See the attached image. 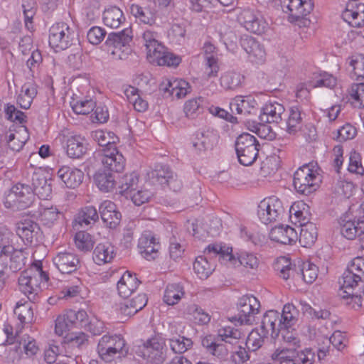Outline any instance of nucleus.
Wrapping results in <instances>:
<instances>
[{
  "label": "nucleus",
  "instance_id": "nucleus-54",
  "mask_svg": "<svg viewBox=\"0 0 364 364\" xmlns=\"http://www.w3.org/2000/svg\"><path fill=\"white\" fill-rule=\"evenodd\" d=\"M317 237V228L314 223H307L301 227L299 241L301 246L311 247L316 241Z\"/></svg>",
  "mask_w": 364,
  "mask_h": 364
},
{
  "label": "nucleus",
  "instance_id": "nucleus-10",
  "mask_svg": "<svg viewBox=\"0 0 364 364\" xmlns=\"http://www.w3.org/2000/svg\"><path fill=\"white\" fill-rule=\"evenodd\" d=\"M33 199V189L28 185H14L4 198V205L7 208L23 209L29 206Z\"/></svg>",
  "mask_w": 364,
  "mask_h": 364
},
{
  "label": "nucleus",
  "instance_id": "nucleus-36",
  "mask_svg": "<svg viewBox=\"0 0 364 364\" xmlns=\"http://www.w3.org/2000/svg\"><path fill=\"white\" fill-rule=\"evenodd\" d=\"M318 269L317 266L309 261L297 260V272L295 284L304 282L312 284L318 277Z\"/></svg>",
  "mask_w": 364,
  "mask_h": 364
},
{
  "label": "nucleus",
  "instance_id": "nucleus-2",
  "mask_svg": "<svg viewBox=\"0 0 364 364\" xmlns=\"http://www.w3.org/2000/svg\"><path fill=\"white\" fill-rule=\"evenodd\" d=\"M204 252L219 255L223 261L229 262L234 267L241 265L246 269H255L259 265V259L255 254L242 250L237 252L235 257L232 255V248L228 245L211 244L205 249Z\"/></svg>",
  "mask_w": 364,
  "mask_h": 364
},
{
  "label": "nucleus",
  "instance_id": "nucleus-58",
  "mask_svg": "<svg viewBox=\"0 0 364 364\" xmlns=\"http://www.w3.org/2000/svg\"><path fill=\"white\" fill-rule=\"evenodd\" d=\"M92 136L102 148L115 146L119 141V138L114 132L107 130H95L92 133Z\"/></svg>",
  "mask_w": 364,
  "mask_h": 364
},
{
  "label": "nucleus",
  "instance_id": "nucleus-12",
  "mask_svg": "<svg viewBox=\"0 0 364 364\" xmlns=\"http://www.w3.org/2000/svg\"><path fill=\"white\" fill-rule=\"evenodd\" d=\"M280 4L288 21L293 23L305 19L314 9L312 0H280Z\"/></svg>",
  "mask_w": 364,
  "mask_h": 364
},
{
  "label": "nucleus",
  "instance_id": "nucleus-50",
  "mask_svg": "<svg viewBox=\"0 0 364 364\" xmlns=\"http://www.w3.org/2000/svg\"><path fill=\"white\" fill-rule=\"evenodd\" d=\"M102 19L105 25L107 27L117 28L124 21L125 18L119 8L113 6L105 10Z\"/></svg>",
  "mask_w": 364,
  "mask_h": 364
},
{
  "label": "nucleus",
  "instance_id": "nucleus-47",
  "mask_svg": "<svg viewBox=\"0 0 364 364\" xmlns=\"http://www.w3.org/2000/svg\"><path fill=\"white\" fill-rule=\"evenodd\" d=\"M14 312L19 321L20 328H23L24 325L31 323L33 321V308L31 303L28 301L23 302L20 301L17 302Z\"/></svg>",
  "mask_w": 364,
  "mask_h": 364
},
{
  "label": "nucleus",
  "instance_id": "nucleus-40",
  "mask_svg": "<svg viewBox=\"0 0 364 364\" xmlns=\"http://www.w3.org/2000/svg\"><path fill=\"white\" fill-rule=\"evenodd\" d=\"M289 218L293 223L301 227L311 223L310 207L302 200L293 203L289 208Z\"/></svg>",
  "mask_w": 364,
  "mask_h": 364
},
{
  "label": "nucleus",
  "instance_id": "nucleus-28",
  "mask_svg": "<svg viewBox=\"0 0 364 364\" xmlns=\"http://www.w3.org/2000/svg\"><path fill=\"white\" fill-rule=\"evenodd\" d=\"M99 212L107 228L115 229L119 225L122 215L112 201L109 200L102 201L99 205Z\"/></svg>",
  "mask_w": 364,
  "mask_h": 364
},
{
  "label": "nucleus",
  "instance_id": "nucleus-42",
  "mask_svg": "<svg viewBox=\"0 0 364 364\" xmlns=\"http://www.w3.org/2000/svg\"><path fill=\"white\" fill-rule=\"evenodd\" d=\"M275 269L279 272L281 277L285 280L291 279L295 284L297 261L292 262L287 256L279 257L275 262Z\"/></svg>",
  "mask_w": 364,
  "mask_h": 364
},
{
  "label": "nucleus",
  "instance_id": "nucleus-45",
  "mask_svg": "<svg viewBox=\"0 0 364 364\" xmlns=\"http://www.w3.org/2000/svg\"><path fill=\"white\" fill-rule=\"evenodd\" d=\"M215 268V263L203 255L197 257L193 264V272L200 279L208 278Z\"/></svg>",
  "mask_w": 364,
  "mask_h": 364
},
{
  "label": "nucleus",
  "instance_id": "nucleus-14",
  "mask_svg": "<svg viewBox=\"0 0 364 364\" xmlns=\"http://www.w3.org/2000/svg\"><path fill=\"white\" fill-rule=\"evenodd\" d=\"M147 60L155 65L176 67L181 62L179 55L168 52L160 42L145 50Z\"/></svg>",
  "mask_w": 364,
  "mask_h": 364
},
{
  "label": "nucleus",
  "instance_id": "nucleus-41",
  "mask_svg": "<svg viewBox=\"0 0 364 364\" xmlns=\"http://www.w3.org/2000/svg\"><path fill=\"white\" fill-rule=\"evenodd\" d=\"M139 281L135 274L126 271L117 282V288L122 297L129 296L139 287Z\"/></svg>",
  "mask_w": 364,
  "mask_h": 364
},
{
  "label": "nucleus",
  "instance_id": "nucleus-49",
  "mask_svg": "<svg viewBox=\"0 0 364 364\" xmlns=\"http://www.w3.org/2000/svg\"><path fill=\"white\" fill-rule=\"evenodd\" d=\"M37 95V86L31 82H26L21 87L17 102L23 109H28Z\"/></svg>",
  "mask_w": 364,
  "mask_h": 364
},
{
  "label": "nucleus",
  "instance_id": "nucleus-55",
  "mask_svg": "<svg viewBox=\"0 0 364 364\" xmlns=\"http://www.w3.org/2000/svg\"><path fill=\"white\" fill-rule=\"evenodd\" d=\"M94 181L98 189L103 193H108L114 190L116 181L111 173L98 171L94 176Z\"/></svg>",
  "mask_w": 364,
  "mask_h": 364
},
{
  "label": "nucleus",
  "instance_id": "nucleus-53",
  "mask_svg": "<svg viewBox=\"0 0 364 364\" xmlns=\"http://www.w3.org/2000/svg\"><path fill=\"white\" fill-rule=\"evenodd\" d=\"M204 97L198 96L188 99L184 102L183 111L186 117L196 118L203 110Z\"/></svg>",
  "mask_w": 364,
  "mask_h": 364
},
{
  "label": "nucleus",
  "instance_id": "nucleus-44",
  "mask_svg": "<svg viewBox=\"0 0 364 364\" xmlns=\"http://www.w3.org/2000/svg\"><path fill=\"white\" fill-rule=\"evenodd\" d=\"M243 81L244 76L234 70H229L223 73L219 79L220 85L226 90H234L240 87Z\"/></svg>",
  "mask_w": 364,
  "mask_h": 364
},
{
  "label": "nucleus",
  "instance_id": "nucleus-4",
  "mask_svg": "<svg viewBox=\"0 0 364 364\" xmlns=\"http://www.w3.org/2000/svg\"><path fill=\"white\" fill-rule=\"evenodd\" d=\"M321 177L318 165L309 163L299 168L294 175V186L302 194L308 195L316 191L320 186Z\"/></svg>",
  "mask_w": 364,
  "mask_h": 364
},
{
  "label": "nucleus",
  "instance_id": "nucleus-17",
  "mask_svg": "<svg viewBox=\"0 0 364 364\" xmlns=\"http://www.w3.org/2000/svg\"><path fill=\"white\" fill-rule=\"evenodd\" d=\"M95 158L98 159L103 166L115 172L122 171L126 165V160L116 146L102 148L95 153Z\"/></svg>",
  "mask_w": 364,
  "mask_h": 364
},
{
  "label": "nucleus",
  "instance_id": "nucleus-60",
  "mask_svg": "<svg viewBox=\"0 0 364 364\" xmlns=\"http://www.w3.org/2000/svg\"><path fill=\"white\" fill-rule=\"evenodd\" d=\"M150 176L153 180V183L157 182L161 186L166 184L170 186L171 188H173L171 185L173 181V174L166 166L157 167L156 169L151 171Z\"/></svg>",
  "mask_w": 364,
  "mask_h": 364
},
{
  "label": "nucleus",
  "instance_id": "nucleus-33",
  "mask_svg": "<svg viewBox=\"0 0 364 364\" xmlns=\"http://www.w3.org/2000/svg\"><path fill=\"white\" fill-rule=\"evenodd\" d=\"M342 18L352 27L360 28L364 26V4L352 3L348 4L342 12Z\"/></svg>",
  "mask_w": 364,
  "mask_h": 364
},
{
  "label": "nucleus",
  "instance_id": "nucleus-43",
  "mask_svg": "<svg viewBox=\"0 0 364 364\" xmlns=\"http://www.w3.org/2000/svg\"><path fill=\"white\" fill-rule=\"evenodd\" d=\"M184 316L194 324L203 326L208 324L210 321V316L200 306L196 304H189L185 311Z\"/></svg>",
  "mask_w": 364,
  "mask_h": 364
},
{
  "label": "nucleus",
  "instance_id": "nucleus-25",
  "mask_svg": "<svg viewBox=\"0 0 364 364\" xmlns=\"http://www.w3.org/2000/svg\"><path fill=\"white\" fill-rule=\"evenodd\" d=\"M339 224L341 234L348 240H354L362 230L363 223L354 217L352 208L340 218Z\"/></svg>",
  "mask_w": 364,
  "mask_h": 364
},
{
  "label": "nucleus",
  "instance_id": "nucleus-38",
  "mask_svg": "<svg viewBox=\"0 0 364 364\" xmlns=\"http://www.w3.org/2000/svg\"><path fill=\"white\" fill-rule=\"evenodd\" d=\"M230 109L237 114H252L257 111L258 103L252 95H237L230 104Z\"/></svg>",
  "mask_w": 364,
  "mask_h": 364
},
{
  "label": "nucleus",
  "instance_id": "nucleus-18",
  "mask_svg": "<svg viewBox=\"0 0 364 364\" xmlns=\"http://www.w3.org/2000/svg\"><path fill=\"white\" fill-rule=\"evenodd\" d=\"M132 41V33L129 29H124L109 38V43L113 58L119 60L127 59L132 53L130 46Z\"/></svg>",
  "mask_w": 364,
  "mask_h": 364
},
{
  "label": "nucleus",
  "instance_id": "nucleus-8",
  "mask_svg": "<svg viewBox=\"0 0 364 364\" xmlns=\"http://www.w3.org/2000/svg\"><path fill=\"white\" fill-rule=\"evenodd\" d=\"M271 357L279 364H313L315 354L310 348L295 351L288 348H278Z\"/></svg>",
  "mask_w": 364,
  "mask_h": 364
},
{
  "label": "nucleus",
  "instance_id": "nucleus-63",
  "mask_svg": "<svg viewBox=\"0 0 364 364\" xmlns=\"http://www.w3.org/2000/svg\"><path fill=\"white\" fill-rule=\"evenodd\" d=\"M351 68V76L355 80L364 79V55L358 54L350 57L348 60Z\"/></svg>",
  "mask_w": 364,
  "mask_h": 364
},
{
  "label": "nucleus",
  "instance_id": "nucleus-19",
  "mask_svg": "<svg viewBox=\"0 0 364 364\" xmlns=\"http://www.w3.org/2000/svg\"><path fill=\"white\" fill-rule=\"evenodd\" d=\"M159 90L165 95L176 99L184 98L191 92V86L188 82L174 77H164L159 85Z\"/></svg>",
  "mask_w": 364,
  "mask_h": 364
},
{
  "label": "nucleus",
  "instance_id": "nucleus-23",
  "mask_svg": "<svg viewBox=\"0 0 364 364\" xmlns=\"http://www.w3.org/2000/svg\"><path fill=\"white\" fill-rule=\"evenodd\" d=\"M29 138L26 127L21 126L17 129H9L0 136V143L8 146L14 151H19Z\"/></svg>",
  "mask_w": 364,
  "mask_h": 364
},
{
  "label": "nucleus",
  "instance_id": "nucleus-39",
  "mask_svg": "<svg viewBox=\"0 0 364 364\" xmlns=\"http://www.w3.org/2000/svg\"><path fill=\"white\" fill-rule=\"evenodd\" d=\"M123 92L127 100L131 104L134 110L138 112H145L149 109V102L146 97L143 96L141 91L133 86L125 85Z\"/></svg>",
  "mask_w": 364,
  "mask_h": 364
},
{
  "label": "nucleus",
  "instance_id": "nucleus-9",
  "mask_svg": "<svg viewBox=\"0 0 364 364\" xmlns=\"http://www.w3.org/2000/svg\"><path fill=\"white\" fill-rule=\"evenodd\" d=\"M284 212L282 201L275 196L264 198L257 206V217L265 225L279 220Z\"/></svg>",
  "mask_w": 364,
  "mask_h": 364
},
{
  "label": "nucleus",
  "instance_id": "nucleus-48",
  "mask_svg": "<svg viewBox=\"0 0 364 364\" xmlns=\"http://www.w3.org/2000/svg\"><path fill=\"white\" fill-rule=\"evenodd\" d=\"M33 193L42 199H48L52 193L51 181L42 174L36 173L33 177Z\"/></svg>",
  "mask_w": 364,
  "mask_h": 364
},
{
  "label": "nucleus",
  "instance_id": "nucleus-11",
  "mask_svg": "<svg viewBox=\"0 0 364 364\" xmlns=\"http://www.w3.org/2000/svg\"><path fill=\"white\" fill-rule=\"evenodd\" d=\"M60 139L65 154L70 159H82L90 150L87 140L80 134H63Z\"/></svg>",
  "mask_w": 364,
  "mask_h": 364
},
{
  "label": "nucleus",
  "instance_id": "nucleus-22",
  "mask_svg": "<svg viewBox=\"0 0 364 364\" xmlns=\"http://www.w3.org/2000/svg\"><path fill=\"white\" fill-rule=\"evenodd\" d=\"M238 21L250 32L262 34L267 28L268 24L258 13L250 9H245L237 16Z\"/></svg>",
  "mask_w": 364,
  "mask_h": 364
},
{
  "label": "nucleus",
  "instance_id": "nucleus-6",
  "mask_svg": "<svg viewBox=\"0 0 364 364\" xmlns=\"http://www.w3.org/2000/svg\"><path fill=\"white\" fill-rule=\"evenodd\" d=\"M128 352L124 339L119 335H105L99 341L97 353L105 363L112 364L125 356Z\"/></svg>",
  "mask_w": 364,
  "mask_h": 364
},
{
  "label": "nucleus",
  "instance_id": "nucleus-56",
  "mask_svg": "<svg viewBox=\"0 0 364 364\" xmlns=\"http://www.w3.org/2000/svg\"><path fill=\"white\" fill-rule=\"evenodd\" d=\"M280 165V158L276 154L267 156L261 162L259 176L263 178H270L278 170Z\"/></svg>",
  "mask_w": 364,
  "mask_h": 364
},
{
  "label": "nucleus",
  "instance_id": "nucleus-32",
  "mask_svg": "<svg viewBox=\"0 0 364 364\" xmlns=\"http://www.w3.org/2000/svg\"><path fill=\"white\" fill-rule=\"evenodd\" d=\"M241 45L250 61L254 63H262L264 61L266 56L264 48L254 38L250 36L243 38Z\"/></svg>",
  "mask_w": 364,
  "mask_h": 364
},
{
  "label": "nucleus",
  "instance_id": "nucleus-21",
  "mask_svg": "<svg viewBox=\"0 0 364 364\" xmlns=\"http://www.w3.org/2000/svg\"><path fill=\"white\" fill-rule=\"evenodd\" d=\"M139 253L148 261L157 259L160 254L161 243L159 239L151 232H144L138 240Z\"/></svg>",
  "mask_w": 364,
  "mask_h": 364
},
{
  "label": "nucleus",
  "instance_id": "nucleus-7",
  "mask_svg": "<svg viewBox=\"0 0 364 364\" xmlns=\"http://www.w3.org/2000/svg\"><path fill=\"white\" fill-rule=\"evenodd\" d=\"M259 143L256 138L248 134H240L235 142V150L239 162L243 166L252 165L257 158Z\"/></svg>",
  "mask_w": 364,
  "mask_h": 364
},
{
  "label": "nucleus",
  "instance_id": "nucleus-57",
  "mask_svg": "<svg viewBox=\"0 0 364 364\" xmlns=\"http://www.w3.org/2000/svg\"><path fill=\"white\" fill-rule=\"evenodd\" d=\"M99 219L98 213L94 206L89 205L82 208L75 218V223L80 226L89 225L97 222Z\"/></svg>",
  "mask_w": 364,
  "mask_h": 364
},
{
  "label": "nucleus",
  "instance_id": "nucleus-46",
  "mask_svg": "<svg viewBox=\"0 0 364 364\" xmlns=\"http://www.w3.org/2000/svg\"><path fill=\"white\" fill-rule=\"evenodd\" d=\"M130 14L139 24L151 26L155 23L156 16L149 8L133 4L129 8Z\"/></svg>",
  "mask_w": 364,
  "mask_h": 364
},
{
  "label": "nucleus",
  "instance_id": "nucleus-62",
  "mask_svg": "<svg viewBox=\"0 0 364 364\" xmlns=\"http://www.w3.org/2000/svg\"><path fill=\"white\" fill-rule=\"evenodd\" d=\"M70 106L77 114H88L95 109L96 104L92 99L73 98Z\"/></svg>",
  "mask_w": 364,
  "mask_h": 364
},
{
  "label": "nucleus",
  "instance_id": "nucleus-15",
  "mask_svg": "<svg viewBox=\"0 0 364 364\" xmlns=\"http://www.w3.org/2000/svg\"><path fill=\"white\" fill-rule=\"evenodd\" d=\"M73 39V33L65 23H57L50 28L49 45L58 52L69 48Z\"/></svg>",
  "mask_w": 364,
  "mask_h": 364
},
{
  "label": "nucleus",
  "instance_id": "nucleus-59",
  "mask_svg": "<svg viewBox=\"0 0 364 364\" xmlns=\"http://www.w3.org/2000/svg\"><path fill=\"white\" fill-rule=\"evenodd\" d=\"M93 236L86 231H78L74 236V243L77 250L82 252H90L95 245Z\"/></svg>",
  "mask_w": 364,
  "mask_h": 364
},
{
  "label": "nucleus",
  "instance_id": "nucleus-30",
  "mask_svg": "<svg viewBox=\"0 0 364 364\" xmlns=\"http://www.w3.org/2000/svg\"><path fill=\"white\" fill-rule=\"evenodd\" d=\"M216 140V135L210 129H200L191 137L193 151L201 154L210 149Z\"/></svg>",
  "mask_w": 364,
  "mask_h": 364
},
{
  "label": "nucleus",
  "instance_id": "nucleus-37",
  "mask_svg": "<svg viewBox=\"0 0 364 364\" xmlns=\"http://www.w3.org/2000/svg\"><path fill=\"white\" fill-rule=\"evenodd\" d=\"M63 218V213L54 205L41 204L38 211V220L44 227L50 228L56 225Z\"/></svg>",
  "mask_w": 364,
  "mask_h": 364
},
{
  "label": "nucleus",
  "instance_id": "nucleus-1",
  "mask_svg": "<svg viewBox=\"0 0 364 364\" xmlns=\"http://www.w3.org/2000/svg\"><path fill=\"white\" fill-rule=\"evenodd\" d=\"M150 186L149 182L145 181L139 173L132 172L122 178L119 193L129 198L135 205L139 206L149 202L153 197L154 191Z\"/></svg>",
  "mask_w": 364,
  "mask_h": 364
},
{
  "label": "nucleus",
  "instance_id": "nucleus-34",
  "mask_svg": "<svg viewBox=\"0 0 364 364\" xmlns=\"http://www.w3.org/2000/svg\"><path fill=\"white\" fill-rule=\"evenodd\" d=\"M117 255L115 247L108 241L100 242L94 249L92 259L97 265L111 263Z\"/></svg>",
  "mask_w": 364,
  "mask_h": 364
},
{
  "label": "nucleus",
  "instance_id": "nucleus-24",
  "mask_svg": "<svg viewBox=\"0 0 364 364\" xmlns=\"http://www.w3.org/2000/svg\"><path fill=\"white\" fill-rule=\"evenodd\" d=\"M52 261L55 267L63 274L75 272L80 264L78 257L73 252L65 250L58 252Z\"/></svg>",
  "mask_w": 364,
  "mask_h": 364
},
{
  "label": "nucleus",
  "instance_id": "nucleus-31",
  "mask_svg": "<svg viewBox=\"0 0 364 364\" xmlns=\"http://www.w3.org/2000/svg\"><path fill=\"white\" fill-rule=\"evenodd\" d=\"M272 241L284 245H294L298 240L297 232L288 225H279L272 228L269 232Z\"/></svg>",
  "mask_w": 364,
  "mask_h": 364
},
{
  "label": "nucleus",
  "instance_id": "nucleus-16",
  "mask_svg": "<svg viewBox=\"0 0 364 364\" xmlns=\"http://www.w3.org/2000/svg\"><path fill=\"white\" fill-rule=\"evenodd\" d=\"M237 321L241 324L251 325L261 307L258 299L252 295H244L237 301Z\"/></svg>",
  "mask_w": 364,
  "mask_h": 364
},
{
  "label": "nucleus",
  "instance_id": "nucleus-29",
  "mask_svg": "<svg viewBox=\"0 0 364 364\" xmlns=\"http://www.w3.org/2000/svg\"><path fill=\"white\" fill-rule=\"evenodd\" d=\"M40 228L28 218H22L16 223V232L26 245H31L37 240Z\"/></svg>",
  "mask_w": 364,
  "mask_h": 364
},
{
  "label": "nucleus",
  "instance_id": "nucleus-5",
  "mask_svg": "<svg viewBox=\"0 0 364 364\" xmlns=\"http://www.w3.org/2000/svg\"><path fill=\"white\" fill-rule=\"evenodd\" d=\"M166 339L160 334H156L135 349V353L148 364H161L166 359Z\"/></svg>",
  "mask_w": 364,
  "mask_h": 364
},
{
  "label": "nucleus",
  "instance_id": "nucleus-52",
  "mask_svg": "<svg viewBox=\"0 0 364 364\" xmlns=\"http://www.w3.org/2000/svg\"><path fill=\"white\" fill-rule=\"evenodd\" d=\"M185 291L179 284H169L164 290L163 301L168 306L177 304L183 297Z\"/></svg>",
  "mask_w": 364,
  "mask_h": 364
},
{
  "label": "nucleus",
  "instance_id": "nucleus-3",
  "mask_svg": "<svg viewBox=\"0 0 364 364\" xmlns=\"http://www.w3.org/2000/svg\"><path fill=\"white\" fill-rule=\"evenodd\" d=\"M48 279V274L42 269L41 261L38 260L33 262L30 269L21 273L18 278L19 289L29 297L46 289Z\"/></svg>",
  "mask_w": 364,
  "mask_h": 364
},
{
  "label": "nucleus",
  "instance_id": "nucleus-20",
  "mask_svg": "<svg viewBox=\"0 0 364 364\" xmlns=\"http://www.w3.org/2000/svg\"><path fill=\"white\" fill-rule=\"evenodd\" d=\"M145 294H139L131 299H124L116 303L114 311L120 319H126L141 310L147 304Z\"/></svg>",
  "mask_w": 364,
  "mask_h": 364
},
{
  "label": "nucleus",
  "instance_id": "nucleus-26",
  "mask_svg": "<svg viewBox=\"0 0 364 364\" xmlns=\"http://www.w3.org/2000/svg\"><path fill=\"white\" fill-rule=\"evenodd\" d=\"M57 176L65 187L75 188L82 183L84 179V173L75 166L63 165L58 168Z\"/></svg>",
  "mask_w": 364,
  "mask_h": 364
},
{
  "label": "nucleus",
  "instance_id": "nucleus-51",
  "mask_svg": "<svg viewBox=\"0 0 364 364\" xmlns=\"http://www.w3.org/2000/svg\"><path fill=\"white\" fill-rule=\"evenodd\" d=\"M347 99L354 108H363L364 82L352 84L348 90Z\"/></svg>",
  "mask_w": 364,
  "mask_h": 364
},
{
  "label": "nucleus",
  "instance_id": "nucleus-61",
  "mask_svg": "<svg viewBox=\"0 0 364 364\" xmlns=\"http://www.w3.org/2000/svg\"><path fill=\"white\" fill-rule=\"evenodd\" d=\"M19 348L28 357H33L37 355L40 351V347L36 340L28 335H23L19 341Z\"/></svg>",
  "mask_w": 364,
  "mask_h": 364
},
{
  "label": "nucleus",
  "instance_id": "nucleus-27",
  "mask_svg": "<svg viewBox=\"0 0 364 364\" xmlns=\"http://www.w3.org/2000/svg\"><path fill=\"white\" fill-rule=\"evenodd\" d=\"M260 330L272 338L277 337L283 327L281 314L276 310L266 311L262 318Z\"/></svg>",
  "mask_w": 364,
  "mask_h": 364
},
{
  "label": "nucleus",
  "instance_id": "nucleus-64",
  "mask_svg": "<svg viewBox=\"0 0 364 364\" xmlns=\"http://www.w3.org/2000/svg\"><path fill=\"white\" fill-rule=\"evenodd\" d=\"M298 311L292 304H286L281 314L282 321L284 329L292 327L297 321Z\"/></svg>",
  "mask_w": 364,
  "mask_h": 364
},
{
  "label": "nucleus",
  "instance_id": "nucleus-13",
  "mask_svg": "<svg viewBox=\"0 0 364 364\" xmlns=\"http://www.w3.org/2000/svg\"><path fill=\"white\" fill-rule=\"evenodd\" d=\"M364 279V255L353 258L343 274L340 291H353L358 283Z\"/></svg>",
  "mask_w": 364,
  "mask_h": 364
},
{
  "label": "nucleus",
  "instance_id": "nucleus-35",
  "mask_svg": "<svg viewBox=\"0 0 364 364\" xmlns=\"http://www.w3.org/2000/svg\"><path fill=\"white\" fill-rule=\"evenodd\" d=\"M284 115H285V108L282 104L269 102L262 108L259 119L264 123L278 124L282 122Z\"/></svg>",
  "mask_w": 364,
  "mask_h": 364
}]
</instances>
